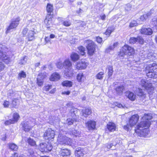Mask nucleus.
Wrapping results in <instances>:
<instances>
[{"instance_id":"1","label":"nucleus","mask_w":157,"mask_h":157,"mask_svg":"<svg viewBox=\"0 0 157 157\" xmlns=\"http://www.w3.org/2000/svg\"><path fill=\"white\" fill-rule=\"evenodd\" d=\"M151 123L149 121H142L136 126V129L135 132L137 135L140 137H145L148 135L149 130L148 128L142 129L144 127L148 128L150 126Z\"/></svg>"},{"instance_id":"2","label":"nucleus","mask_w":157,"mask_h":157,"mask_svg":"<svg viewBox=\"0 0 157 157\" xmlns=\"http://www.w3.org/2000/svg\"><path fill=\"white\" fill-rule=\"evenodd\" d=\"M147 75L150 78L157 77V64L155 63L147 65L145 68Z\"/></svg>"},{"instance_id":"3","label":"nucleus","mask_w":157,"mask_h":157,"mask_svg":"<svg viewBox=\"0 0 157 157\" xmlns=\"http://www.w3.org/2000/svg\"><path fill=\"white\" fill-rule=\"evenodd\" d=\"M134 52L133 48L128 45H124L122 48L119 54L120 56L123 57L124 55L130 56Z\"/></svg>"},{"instance_id":"4","label":"nucleus","mask_w":157,"mask_h":157,"mask_svg":"<svg viewBox=\"0 0 157 157\" xmlns=\"http://www.w3.org/2000/svg\"><path fill=\"white\" fill-rule=\"evenodd\" d=\"M20 20V18L19 17L11 19L10 25L7 28L6 33H8L11 30L16 29L19 24Z\"/></svg>"},{"instance_id":"5","label":"nucleus","mask_w":157,"mask_h":157,"mask_svg":"<svg viewBox=\"0 0 157 157\" xmlns=\"http://www.w3.org/2000/svg\"><path fill=\"white\" fill-rule=\"evenodd\" d=\"M5 48L4 46L0 44V59L8 64L10 62L11 60L8 55L4 51Z\"/></svg>"},{"instance_id":"6","label":"nucleus","mask_w":157,"mask_h":157,"mask_svg":"<svg viewBox=\"0 0 157 157\" xmlns=\"http://www.w3.org/2000/svg\"><path fill=\"white\" fill-rule=\"evenodd\" d=\"M85 42L87 44L86 48L88 50V54L90 56H92L95 51L96 45L93 41L90 40H86Z\"/></svg>"},{"instance_id":"7","label":"nucleus","mask_w":157,"mask_h":157,"mask_svg":"<svg viewBox=\"0 0 157 157\" xmlns=\"http://www.w3.org/2000/svg\"><path fill=\"white\" fill-rule=\"evenodd\" d=\"M52 148V145L46 143H41L40 144L39 149L42 152H48L50 151Z\"/></svg>"},{"instance_id":"8","label":"nucleus","mask_w":157,"mask_h":157,"mask_svg":"<svg viewBox=\"0 0 157 157\" xmlns=\"http://www.w3.org/2000/svg\"><path fill=\"white\" fill-rule=\"evenodd\" d=\"M44 136L45 139L52 141L55 136L54 131L51 128H48L44 133Z\"/></svg>"},{"instance_id":"9","label":"nucleus","mask_w":157,"mask_h":157,"mask_svg":"<svg viewBox=\"0 0 157 157\" xmlns=\"http://www.w3.org/2000/svg\"><path fill=\"white\" fill-rule=\"evenodd\" d=\"M140 85L145 89L148 90V92H151L153 90L154 88L152 87L151 83L149 82L148 81H145V80H142L141 81Z\"/></svg>"},{"instance_id":"10","label":"nucleus","mask_w":157,"mask_h":157,"mask_svg":"<svg viewBox=\"0 0 157 157\" xmlns=\"http://www.w3.org/2000/svg\"><path fill=\"white\" fill-rule=\"evenodd\" d=\"M87 65V63L84 60H81L75 63V67L77 70H81L85 69Z\"/></svg>"},{"instance_id":"11","label":"nucleus","mask_w":157,"mask_h":157,"mask_svg":"<svg viewBox=\"0 0 157 157\" xmlns=\"http://www.w3.org/2000/svg\"><path fill=\"white\" fill-rule=\"evenodd\" d=\"M129 42L131 44H134L138 42L142 44H144V40L142 37L139 36L137 38L131 37L129 40Z\"/></svg>"},{"instance_id":"12","label":"nucleus","mask_w":157,"mask_h":157,"mask_svg":"<svg viewBox=\"0 0 157 157\" xmlns=\"http://www.w3.org/2000/svg\"><path fill=\"white\" fill-rule=\"evenodd\" d=\"M47 74L45 72L41 73L39 74L37 78V83L39 86L42 85L43 81V80L47 76Z\"/></svg>"},{"instance_id":"13","label":"nucleus","mask_w":157,"mask_h":157,"mask_svg":"<svg viewBox=\"0 0 157 157\" xmlns=\"http://www.w3.org/2000/svg\"><path fill=\"white\" fill-rule=\"evenodd\" d=\"M139 119V116L137 114H135L132 116L130 118L129 123V125L132 127L136 124Z\"/></svg>"},{"instance_id":"14","label":"nucleus","mask_w":157,"mask_h":157,"mask_svg":"<svg viewBox=\"0 0 157 157\" xmlns=\"http://www.w3.org/2000/svg\"><path fill=\"white\" fill-rule=\"evenodd\" d=\"M86 149L83 148L81 147L77 148L75 151V155L77 157H81L84 154L86 153L85 151Z\"/></svg>"},{"instance_id":"15","label":"nucleus","mask_w":157,"mask_h":157,"mask_svg":"<svg viewBox=\"0 0 157 157\" xmlns=\"http://www.w3.org/2000/svg\"><path fill=\"white\" fill-rule=\"evenodd\" d=\"M31 121H24L21 123L22 129L25 132H29L32 128L33 126L30 124Z\"/></svg>"},{"instance_id":"16","label":"nucleus","mask_w":157,"mask_h":157,"mask_svg":"<svg viewBox=\"0 0 157 157\" xmlns=\"http://www.w3.org/2000/svg\"><path fill=\"white\" fill-rule=\"evenodd\" d=\"M141 34L147 35H151L152 33V30L150 28H143L140 30Z\"/></svg>"},{"instance_id":"17","label":"nucleus","mask_w":157,"mask_h":157,"mask_svg":"<svg viewBox=\"0 0 157 157\" xmlns=\"http://www.w3.org/2000/svg\"><path fill=\"white\" fill-rule=\"evenodd\" d=\"M59 153L60 156L63 157H67L71 155L70 151L66 149H61Z\"/></svg>"},{"instance_id":"18","label":"nucleus","mask_w":157,"mask_h":157,"mask_svg":"<svg viewBox=\"0 0 157 157\" xmlns=\"http://www.w3.org/2000/svg\"><path fill=\"white\" fill-rule=\"evenodd\" d=\"M63 66L66 69L72 68V63L69 59H67L64 60L63 63Z\"/></svg>"},{"instance_id":"19","label":"nucleus","mask_w":157,"mask_h":157,"mask_svg":"<svg viewBox=\"0 0 157 157\" xmlns=\"http://www.w3.org/2000/svg\"><path fill=\"white\" fill-rule=\"evenodd\" d=\"M86 127L89 130L94 129L96 125V122L94 121H90L86 123Z\"/></svg>"},{"instance_id":"20","label":"nucleus","mask_w":157,"mask_h":157,"mask_svg":"<svg viewBox=\"0 0 157 157\" xmlns=\"http://www.w3.org/2000/svg\"><path fill=\"white\" fill-rule=\"evenodd\" d=\"M126 95L130 100L133 101L136 99V95L133 92L127 91L126 93Z\"/></svg>"},{"instance_id":"21","label":"nucleus","mask_w":157,"mask_h":157,"mask_svg":"<svg viewBox=\"0 0 157 157\" xmlns=\"http://www.w3.org/2000/svg\"><path fill=\"white\" fill-rule=\"evenodd\" d=\"M60 76L57 73H53L50 78V80L52 81H56L60 78Z\"/></svg>"},{"instance_id":"22","label":"nucleus","mask_w":157,"mask_h":157,"mask_svg":"<svg viewBox=\"0 0 157 157\" xmlns=\"http://www.w3.org/2000/svg\"><path fill=\"white\" fill-rule=\"evenodd\" d=\"M116 126L114 123L109 122L107 124V128L110 132H113L115 130Z\"/></svg>"},{"instance_id":"23","label":"nucleus","mask_w":157,"mask_h":157,"mask_svg":"<svg viewBox=\"0 0 157 157\" xmlns=\"http://www.w3.org/2000/svg\"><path fill=\"white\" fill-rule=\"evenodd\" d=\"M35 33L33 30L29 31L27 36V38L29 41H32L34 39V35Z\"/></svg>"},{"instance_id":"24","label":"nucleus","mask_w":157,"mask_h":157,"mask_svg":"<svg viewBox=\"0 0 157 157\" xmlns=\"http://www.w3.org/2000/svg\"><path fill=\"white\" fill-rule=\"evenodd\" d=\"M66 138V136L59 134L57 140L59 143L61 144H64Z\"/></svg>"},{"instance_id":"25","label":"nucleus","mask_w":157,"mask_h":157,"mask_svg":"<svg viewBox=\"0 0 157 157\" xmlns=\"http://www.w3.org/2000/svg\"><path fill=\"white\" fill-rule=\"evenodd\" d=\"M124 89V86L121 85L117 87L115 89L116 92L117 94L119 95H121L122 94Z\"/></svg>"},{"instance_id":"26","label":"nucleus","mask_w":157,"mask_h":157,"mask_svg":"<svg viewBox=\"0 0 157 157\" xmlns=\"http://www.w3.org/2000/svg\"><path fill=\"white\" fill-rule=\"evenodd\" d=\"M136 91L137 94L138 96L142 97L143 98H145V94L142 89L138 88L136 89Z\"/></svg>"},{"instance_id":"27","label":"nucleus","mask_w":157,"mask_h":157,"mask_svg":"<svg viewBox=\"0 0 157 157\" xmlns=\"http://www.w3.org/2000/svg\"><path fill=\"white\" fill-rule=\"evenodd\" d=\"M52 16L51 15H47L46 18L44 20V23L47 26L50 25L52 23Z\"/></svg>"},{"instance_id":"28","label":"nucleus","mask_w":157,"mask_h":157,"mask_svg":"<svg viewBox=\"0 0 157 157\" xmlns=\"http://www.w3.org/2000/svg\"><path fill=\"white\" fill-rule=\"evenodd\" d=\"M70 57L71 60L74 62H75L79 59V55L75 53H72Z\"/></svg>"},{"instance_id":"29","label":"nucleus","mask_w":157,"mask_h":157,"mask_svg":"<svg viewBox=\"0 0 157 157\" xmlns=\"http://www.w3.org/2000/svg\"><path fill=\"white\" fill-rule=\"evenodd\" d=\"M151 15V13L150 12L147 13L146 14H143L140 16V19L141 21H145Z\"/></svg>"},{"instance_id":"30","label":"nucleus","mask_w":157,"mask_h":157,"mask_svg":"<svg viewBox=\"0 0 157 157\" xmlns=\"http://www.w3.org/2000/svg\"><path fill=\"white\" fill-rule=\"evenodd\" d=\"M83 115L85 117H87V116L91 113V110L90 109L87 108L82 110Z\"/></svg>"},{"instance_id":"31","label":"nucleus","mask_w":157,"mask_h":157,"mask_svg":"<svg viewBox=\"0 0 157 157\" xmlns=\"http://www.w3.org/2000/svg\"><path fill=\"white\" fill-rule=\"evenodd\" d=\"M20 116L19 114L17 113H15L13 114V118L11 119L14 124L17 122Z\"/></svg>"},{"instance_id":"32","label":"nucleus","mask_w":157,"mask_h":157,"mask_svg":"<svg viewBox=\"0 0 157 157\" xmlns=\"http://www.w3.org/2000/svg\"><path fill=\"white\" fill-rule=\"evenodd\" d=\"M152 118V114L151 113L145 114L142 117V119L144 120H146L145 121H149L150 123L151 122L149 121Z\"/></svg>"},{"instance_id":"33","label":"nucleus","mask_w":157,"mask_h":157,"mask_svg":"<svg viewBox=\"0 0 157 157\" xmlns=\"http://www.w3.org/2000/svg\"><path fill=\"white\" fill-rule=\"evenodd\" d=\"M85 79V77L82 73H79L77 76V79L79 82L83 81Z\"/></svg>"},{"instance_id":"34","label":"nucleus","mask_w":157,"mask_h":157,"mask_svg":"<svg viewBox=\"0 0 157 157\" xmlns=\"http://www.w3.org/2000/svg\"><path fill=\"white\" fill-rule=\"evenodd\" d=\"M46 9L48 13V15H51V13L53 11L52 5L51 4H48L47 6Z\"/></svg>"},{"instance_id":"35","label":"nucleus","mask_w":157,"mask_h":157,"mask_svg":"<svg viewBox=\"0 0 157 157\" xmlns=\"http://www.w3.org/2000/svg\"><path fill=\"white\" fill-rule=\"evenodd\" d=\"M62 84L63 86L69 87H71L72 85V82L71 81L67 80L63 81Z\"/></svg>"},{"instance_id":"36","label":"nucleus","mask_w":157,"mask_h":157,"mask_svg":"<svg viewBox=\"0 0 157 157\" xmlns=\"http://www.w3.org/2000/svg\"><path fill=\"white\" fill-rule=\"evenodd\" d=\"M78 53H80L81 55L84 56L85 54V48L82 46H80L78 48Z\"/></svg>"},{"instance_id":"37","label":"nucleus","mask_w":157,"mask_h":157,"mask_svg":"<svg viewBox=\"0 0 157 157\" xmlns=\"http://www.w3.org/2000/svg\"><path fill=\"white\" fill-rule=\"evenodd\" d=\"M67 71L65 73V75L67 77H71L73 75V69L72 68L67 69Z\"/></svg>"},{"instance_id":"38","label":"nucleus","mask_w":157,"mask_h":157,"mask_svg":"<svg viewBox=\"0 0 157 157\" xmlns=\"http://www.w3.org/2000/svg\"><path fill=\"white\" fill-rule=\"evenodd\" d=\"M28 57L26 56H25L22 59H21L19 62V63L21 65H24L26 64L28 60Z\"/></svg>"},{"instance_id":"39","label":"nucleus","mask_w":157,"mask_h":157,"mask_svg":"<svg viewBox=\"0 0 157 157\" xmlns=\"http://www.w3.org/2000/svg\"><path fill=\"white\" fill-rule=\"evenodd\" d=\"M114 30V29L113 27H109L106 30L105 33L106 35L109 36Z\"/></svg>"},{"instance_id":"40","label":"nucleus","mask_w":157,"mask_h":157,"mask_svg":"<svg viewBox=\"0 0 157 157\" xmlns=\"http://www.w3.org/2000/svg\"><path fill=\"white\" fill-rule=\"evenodd\" d=\"M26 76V74L25 73L24 71H22L20 72L18 75V79H21L22 78H25Z\"/></svg>"},{"instance_id":"41","label":"nucleus","mask_w":157,"mask_h":157,"mask_svg":"<svg viewBox=\"0 0 157 157\" xmlns=\"http://www.w3.org/2000/svg\"><path fill=\"white\" fill-rule=\"evenodd\" d=\"M113 67L112 66H108V77L109 78L111 76L113 73Z\"/></svg>"},{"instance_id":"42","label":"nucleus","mask_w":157,"mask_h":157,"mask_svg":"<svg viewBox=\"0 0 157 157\" xmlns=\"http://www.w3.org/2000/svg\"><path fill=\"white\" fill-rule=\"evenodd\" d=\"M9 147L11 150L14 151H17L18 147L16 144H11L9 145Z\"/></svg>"},{"instance_id":"43","label":"nucleus","mask_w":157,"mask_h":157,"mask_svg":"<svg viewBox=\"0 0 157 157\" xmlns=\"http://www.w3.org/2000/svg\"><path fill=\"white\" fill-rule=\"evenodd\" d=\"M75 121H76V120L74 119L68 118L67 119L66 123L68 125H71Z\"/></svg>"},{"instance_id":"44","label":"nucleus","mask_w":157,"mask_h":157,"mask_svg":"<svg viewBox=\"0 0 157 157\" xmlns=\"http://www.w3.org/2000/svg\"><path fill=\"white\" fill-rule=\"evenodd\" d=\"M64 142V144L68 145H71V143H72V140H71L70 138H68L66 137Z\"/></svg>"},{"instance_id":"45","label":"nucleus","mask_w":157,"mask_h":157,"mask_svg":"<svg viewBox=\"0 0 157 157\" xmlns=\"http://www.w3.org/2000/svg\"><path fill=\"white\" fill-rule=\"evenodd\" d=\"M72 133L73 135L76 137H79L80 135V132L79 131H77L75 129L72 131Z\"/></svg>"},{"instance_id":"46","label":"nucleus","mask_w":157,"mask_h":157,"mask_svg":"<svg viewBox=\"0 0 157 157\" xmlns=\"http://www.w3.org/2000/svg\"><path fill=\"white\" fill-rule=\"evenodd\" d=\"M63 24L65 26L67 27L70 26L71 23L69 20H66L63 21Z\"/></svg>"},{"instance_id":"47","label":"nucleus","mask_w":157,"mask_h":157,"mask_svg":"<svg viewBox=\"0 0 157 157\" xmlns=\"http://www.w3.org/2000/svg\"><path fill=\"white\" fill-rule=\"evenodd\" d=\"M104 75V72H100L98 73L96 76L97 78L99 79H101L103 78V75Z\"/></svg>"},{"instance_id":"48","label":"nucleus","mask_w":157,"mask_h":157,"mask_svg":"<svg viewBox=\"0 0 157 157\" xmlns=\"http://www.w3.org/2000/svg\"><path fill=\"white\" fill-rule=\"evenodd\" d=\"M52 88V85H48L45 86L43 88L44 90L45 91H48Z\"/></svg>"},{"instance_id":"49","label":"nucleus","mask_w":157,"mask_h":157,"mask_svg":"<svg viewBox=\"0 0 157 157\" xmlns=\"http://www.w3.org/2000/svg\"><path fill=\"white\" fill-rule=\"evenodd\" d=\"M151 24L154 26H157V17H154L152 19Z\"/></svg>"},{"instance_id":"50","label":"nucleus","mask_w":157,"mask_h":157,"mask_svg":"<svg viewBox=\"0 0 157 157\" xmlns=\"http://www.w3.org/2000/svg\"><path fill=\"white\" fill-rule=\"evenodd\" d=\"M29 144L31 146H34L36 144V142L31 139H29L28 140Z\"/></svg>"},{"instance_id":"51","label":"nucleus","mask_w":157,"mask_h":157,"mask_svg":"<svg viewBox=\"0 0 157 157\" xmlns=\"http://www.w3.org/2000/svg\"><path fill=\"white\" fill-rule=\"evenodd\" d=\"M137 23L135 21H133L130 22L129 25V26L130 27H132L136 26L137 25Z\"/></svg>"},{"instance_id":"52","label":"nucleus","mask_w":157,"mask_h":157,"mask_svg":"<svg viewBox=\"0 0 157 157\" xmlns=\"http://www.w3.org/2000/svg\"><path fill=\"white\" fill-rule=\"evenodd\" d=\"M14 124L11 119H10L6 121L5 122L4 124L5 125H7L11 124Z\"/></svg>"},{"instance_id":"53","label":"nucleus","mask_w":157,"mask_h":157,"mask_svg":"<svg viewBox=\"0 0 157 157\" xmlns=\"http://www.w3.org/2000/svg\"><path fill=\"white\" fill-rule=\"evenodd\" d=\"M18 101V100L17 99H14L12 101V105H13V107H15L17 105V101Z\"/></svg>"},{"instance_id":"54","label":"nucleus","mask_w":157,"mask_h":157,"mask_svg":"<svg viewBox=\"0 0 157 157\" xmlns=\"http://www.w3.org/2000/svg\"><path fill=\"white\" fill-rule=\"evenodd\" d=\"M3 105L5 108L8 107L10 105V102L9 101L6 100L4 101Z\"/></svg>"},{"instance_id":"55","label":"nucleus","mask_w":157,"mask_h":157,"mask_svg":"<svg viewBox=\"0 0 157 157\" xmlns=\"http://www.w3.org/2000/svg\"><path fill=\"white\" fill-rule=\"evenodd\" d=\"M56 65L58 68L60 69L63 66V64L61 62H59L56 63Z\"/></svg>"},{"instance_id":"56","label":"nucleus","mask_w":157,"mask_h":157,"mask_svg":"<svg viewBox=\"0 0 157 157\" xmlns=\"http://www.w3.org/2000/svg\"><path fill=\"white\" fill-rule=\"evenodd\" d=\"M132 8L131 5L130 4H128L125 7V10L127 11H130Z\"/></svg>"},{"instance_id":"57","label":"nucleus","mask_w":157,"mask_h":157,"mask_svg":"<svg viewBox=\"0 0 157 157\" xmlns=\"http://www.w3.org/2000/svg\"><path fill=\"white\" fill-rule=\"evenodd\" d=\"M5 67L4 64L1 62H0V71L4 69Z\"/></svg>"},{"instance_id":"58","label":"nucleus","mask_w":157,"mask_h":157,"mask_svg":"<svg viewBox=\"0 0 157 157\" xmlns=\"http://www.w3.org/2000/svg\"><path fill=\"white\" fill-rule=\"evenodd\" d=\"M28 31V29L27 28H24L23 29L22 32V34L24 36H25L27 34Z\"/></svg>"},{"instance_id":"59","label":"nucleus","mask_w":157,"mask_h":157,"mask_svg":"<svg viewBox=\"0 0 157 157\" xmlns=\"http://www.w3.org/2000/svg\"><path fill=\"white\" fill-rule=\"evenodd\" d=\"M96 40L97 42L99 43H101L102 41L101 38L99 37H96Z\"/></svg>"},{"instance_id":"60","label":"nucleus","mask_w":157,"mask_h":157,"mask_svg":"<svg viewBox=\"0 0 157 157\" xmlns=\"http://www.w3.org/2000/svg\"><path fill=\"white\" fill-rule=\"evenodd\" d=\"M100 17L101 19L103 20H105L106 17V16L105 14H103L100 15Z\"/></svg>"},{"instance_id":"61","label":"nucleus","mask_w":157,"mask_h":157,"mask_svg":"<svg viewBox=\"0 0 157 157\" xmlns=\"http://www.w3.org/2000/svg\"><path fill=\"white\" fill-rule=\"evenodd\" d=\"M70 93V92L69 91H63L62 92V94H66L67 95H69Z\"/></svg>"},{"instance_id":"62","label":"nucleus","mask_w":157,"mask_h":157,"mask_svg":"<svg viewBox=\"0 0 157 157\" xmlns=\"http://www.w3.org/2000/svg\"><path fill=\"white\" fill-rule=\"evenodd\" d=\"M56 88H53L49 92V93L51 94H54L56 91Z\"/></svg>"},{"instance_id":"63","label":"nucleus","mask_w":157,"mask_h":157,"mask_svg":"<svg viewBox=\"0 0 157 157\" xmlns=\"http://www.w3.org/2000/svg\"><path fill=\"white\" fill-rule=\"evenodd\" d=\"M80 23H81L80 25L82 27H84L86 25V23L84 22H81L80 21Z\"/></svg>"},{"instance_id":"64","label":"nucleus","mask_w":157,"mask_h":157,"mask_svg":"<svg viewBox=\"0 0 157 157\" xmlns=\"http://www.w3.org/2000/svg\"><path fill=\"white\" fill-rule=\"evenodd\" d=\"M11 157H18V155L17 153H14L12 154Z\"/></svg>"}]
</instances>
